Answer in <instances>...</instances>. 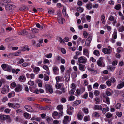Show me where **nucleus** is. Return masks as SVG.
<instances>
[{"label":"nucleus","instance_id":"f257e3e1","mask_svg":"<svg viewBox=\"0 0 124 124\" xmlns=\"http://www.w3.org/2000/svg\"><path fill=\"white\" fill-rule=\"evenodd\" d=\"M46 92L47 93L52 94L53 92V89L51 85L48 84H46L45 85Z\"/></svg>","mask_w":124,"mask_h":124},{"label":"nucleus","instance_id":"f03ea898","mask_svg":"<svg viewBox=\"0 0 124 124\" xmlns=\"http://www.w3.org/2000/svg\"><path fill=\"white\" fill-rule=\"evenodd\" d=\"M0 119L3 121L7 120L8 121V122H10L11 121L9 116L8 115H4L2 114H0Z\"/></svg>","mask_w":124,"mask_h":124},{"label":"nucleus","instance_id":"7ed1b4c3","mask_svg":"<svg viewBox=\"0 0 124 124\" xmlns=\"http://www.w3.org/2000/svg\"><path fill=\"white\" fill-rule=\"evenodd\" d=\"M1 66L4 70L9 72H10L12 69V68L10 66L5 64H2Z\"/></svg>","mask_w":124,"mask_h":124},{"label":"nucleus","instance_id":"20e7f679","mask_svg":"<svg viewBox=\"0 0 124 124\" xmlns=\"http://www.w3.org/2000/svg\"><path fill=\"white\" fill-rule=\"evenodd\" d=\"M9 86L7 85H5L2 88L1 93L3 94H4L6 93H8L9 91Z\"/></svg>","mask_w":124,"mask_h":124},{"label":"nucleus","instance_id":"39448f33","mask_svg":"<svg viewBox=\"0 0 124 124\" xmlns=\"http://www.w3.org/2000/svg\"><path fill=\"white\" fill-rule=\"evenodd\" d=\"M85 90V88L83 87H81L79 89H77L76 92V96H78L80 94H82Z\"/></svg>","mask_w":124,"mask_h":124},{"label":"nucleus","instance_id":"423d86ee","mask_svg":"<svg viewBox=\"0 0 124 124\" xmlns=\"http://www.w3.org/2000/svg\"><path fill=\"white\" fill-rule=\"evenodd\" d=\"M103 59V58L101 57L97 61V64L99 66L101 67H103L105 66L102 61Z\"/></svg>","mask_w":124,"mask_h":124},{"label":"nucleus","instance_id":"0eeeda50","mask_svg":"<svg viewBox=\"0 0 124 124\" xmlns=\"http://www.w3.org/2000/svg\"><path fill=\"white\" fill-rule=\"evenodd\" d=\"M60 112L58 113L56 111H54L53 112L52 114V117L54 119H58L60 117Z\"/></svg>","mask_w":124,"mask_h":124},{"label":"nucleus","instance_id":"6e6552de","mask_svg":"<svg viewBox=\"0 0 124 124\" xmlns=\"http://www.w3.org/2000/svg\"><path fill=\"white\" fill-rule=\"evenodd\" d=\"M57 109L59 111L60 114L61 116L63 115V107L62 105H58L56 107Z\"/></svg>","mask_w":124,"mask_h":124},{"label":"nucleus","instance_id":"1a4fd4ad","mask_svg":"<svg viewBox=\"0 0 124 124\" xmlns=\"http://www.w3.org/2000/svg\"><path fill=\"white\" fill-rule=\"evenodd\" d=\"M78 61L80 63L85 64L86 62L87 59L84 57L81 56L78 58Z\"/></svg>","mask_w":124,"mask_h":124},{"label":"nucleus","instance_id":"9d476101","mask_svg":"<svg viewBox=\"0 0 124 124\" xmlns=\"http://www.w3.org/2000/svg\"><path fill=\"white\" fill-rule=\"evenodd\" d=\"M102 51L103 52L106 54H109L111 53L112 51L111 48L109 46L108 48H103Z\"/></svg>","mask_w":124,"mask_h":124},{"label":"nucleus","instance_id":"9b49d317","mask_svg":"<svg viewBox=\"0 0 124 124\" xmlns=\"http://www.w3.org/2000/svg\"><path fill=\"white\" fill-rule=\"evenodd\" d=\"M108 20L112 22V24L115 26L116 23V18L112 16H110L108 18Z\"/></svg>","mask_w":124,"mask_h":124},{"label":"nucleus","instance_id":"f8f14e48","mask_svg":"<svg viewBox=\"0 0 124 124\" xmlns=\"http://www.w3.org/2000/svg\"><path fill=\"white\" fill-rule=\"evenodd\" d=\"M92 39V36H89L85 42V45L86 46H90V43L91 42Z\"/></svg>","mask_w":124,"mask_h":124},{"label":"nucleus","instance_id":"ddd939ff","mask_svg":"<svg viewBox=\"0 0 124 124\" xmlns=\"http://www.w3.org/2000/svg\"><path fill=\"white\" fill-rule=\"evenodd\" d=\"M71 117H69L68 116H64L63 120V123L64 124H68L71 120Z\"/></svg>","mask_w":124,"mask_h":124},{"label":"nucleus","instance_id":"4468645a","mask_svg":"<svg viewBox=\"0 0 124 124\" xmlns=\"http://www.w3.org/2000/svg\"><path fill=\"white\" fill-rule=\"evenodd\" d=\"M54 73L55 75L58 74L59 73V70L58 67L56 66H53L52 68Z\"/></svg>","mask_w":124,"mask_h":124},{"label":"nucleus","instance_id":"2eb2a0df","mask_svg":"<svg viewBox=\"0 0 124 124\" xmlns=\"http://www.w3.org/2000/svg\"><path fill=\"white\" fill-rule=\"evenodd\" d=\"M24 108L26 110L30 112H32L33 110L32 108L30 106L27 105L25 106Z\"/></svg>","mask_w":124,"mask_h":124},{"label":"nucleus","instance_id":"dca6fc26","mask_svg":"<svg viewBox=\"0 0 124 124\" xmlns=\"http://www.w3.org/2000/svg\"><path fill=\"white\" fill-rule=\"evenodd\" d=\"M15 6L14 5H12L11 4H8L5 7V8L6 10H11L13 8H14Z\"/></svg>","mask_w":124,"mask_h":124},{"label":"nucleus","instance_id":"f3484780","mask_svg":"<svg viewBox=\"0 0 124 124\" xmlns=\"http://www.w3.org/2000/svg\"><path fill=\"white\" fill-rule=\"evenodd\" d=\"M55 79L57 82L61 81H64V78L63 77L60 76H58L55 77Z\"/></svg>","mask_w":124,"mask_h":124},{"label":"nucleus","instance_id":"a211bd4d","mask_svg":"<svg viewBox=\"0 0 124 124\" xmlns=\"http://www.w3.org/2000/svg\"><path fill=\"white\" fill-rule=\"evenodd\" d=\"M78 68L79 70L81 71H84L86 69L85 65L81 64H79Z\"/></svg>","mask_w":124,"mask_h":124},{"label":"nucleus","instance_id":"6ab92c4d","mask_svg":"<svg viewBox=\"0 0 124 124\" xmlns=\"http://www.w3.org/2000/svg\"><path fill=\"white\" fill-rule=\"evenodd\" d=\"M83 54L85 55L87 57H89V51L88 50L86 49H83Z\"/></svg>","mask_w":124,"mask_h":124},{"label":"nucleus","instance_id":"aec40b11","mask_svg":"<svg viewBox=\"0 0 124 124\" xmlns=\"http://www.w3.org/2000/svg\"><path fill=\"white\" fill-rule=\"evenodd\" d=\"M18 33L19 35H25L27 34L28 32L26 30H23L21 31L18 32Z\"/></svg>","mask_w":124,"mask_h":124},{"label":"nucleus","instance_id":"412c9836","mask_svg":"<svg viewBox=\"0 0 124 124\" xmlns=\"http://www.w3.org/2000/svg\"><path fill=\"white\" fill-rule=\"evenodd\" d=\"M112 90L109 88H108L106 91V94L107 96H109L111 95Z\"/></svg>","mask_w":124,"mask_h":124},{"label":"nucleus","instance_id":"4be33fe9","mask_svg":"<svg viewBox=\"0 0 124 124\" xmlns=\"http://www.w3.org/2000/svg\"><path fill=\"white\" fill-rule=\"evenodd\" d=\"M102 109V107L101 105H95L93 107V109L95 110H101Z\"/></svg>","mask_w":124,"mask_h":124},{"label":"nucleus","instance_id":"5701e85b","mask_svg":"<svg viewBox=\"0 0 124 124\" xmlns=\"http://www.w3.org/2000/svg\"><path fill=\"white\" fill-rule=\"evenodd\" d=\"M70 75L68 73H65L64 78L65 81L68 82L69 81Z\"/></svg>","mask_w":124,"mask_h":124},{"label":"nucleus","instance_id":"b1692460","mask_svg":"<svg viewBox=\"0 0 124 124\" xmlns=\"http://www.w3.org/2000/svg\"><path fill=\"white\" fill-rule=\"evenodd\" d=\"M26 75L27 78H31V79H33L35 77V74L32 73L31 74L27 73Z\"/></svg>","mask_w":124,"mask_h":124},{"label":"nucleus","instance_id":"393cba45","mask_svg":"<svg viewBox=\"0 0 124 124\" xmlns=\"http://www.w3.org/2000/svg\"><path fill=\"white\" fill-rule=\"evenodd\" d=\"M22 87L21 86L18 85L17 86L15 89V90L16 92H19L22 90Z\"/></svg>","mask_w":124,"mask_h":124},{"label":"nucleus","instance_id":"a878e982","mask_svg":"<svg viewBox=\"0 0 124 124\" xmlns=\"http://www.w3.org/2000/svg\"><path fill=\"white\" fill-rule=\"evenodd\" d=\"M112 37L114 39H116L117 37V30L115 29L114 30V32L112 36Z\"/></svg>","mask_w":124,"mask_h":124},{"label":"nucleus","instance_id":"bb28decb","mask_svg":"<svg viewBox=\"0 0 124 124\" xmlns=\"http://www.w3.org/2000/svg\"><path fill=\"white\" fill-rule=\"evenodd\" d=\"M124 86V81L123 82H120L117 86L118 89H120L122 88Z\"/></svg>","mask_w":124,"mask_h":124},{"label":"nucleus","instance_id":"cd10ccee","mask_svg":"<svg viewBox=\"0 0 124 124\" xmlns=\"http://www.w3.org/2000/svg\"><path fill=\"white\" fill-rule=\"evenodd\" d=\"M99 114L97 112H93L92 114V117H93L98 118L99 117Z\"/></svg>","mask_w":124,"mask_h":124},{"label":"nucleus","instance_id":"c85d7f7f","mask_svg":"<svg viewBox=\"0 0 124 124\" xmlns=\"http://www.w3.org/2000/svg\"><path fill=\"white\" fill-rule=\"evenodd\" d=\"M45 118L49 124H51V122H52L53 121V119L51 117L47 116Z\"/></svg>","mask_w":124,"mask_h":124},{"label":"nucleus","instance_id":"c756f323","mask_svg":"<svg viewBox=\"0 0 124 124\" xmlns=\"http://www.w3.org/2000/svg\"><path fill=\"white\" fill-rule=\"evenodd\" d=\"M105 116L106 118H109L113 117V115L110 112H108L105 114Z\"/></svg>","mask_w":124,"mask_h":124},{"label":"nucleus","instance_id":"7c9ffc66","mask_svg":"<svg viewBox=\"0 0 124 124\" xmlns=\"http://www.w3.org/2000/svg\"><path fill=\"white\" fill-rule=\"evenodd\" d=\"M15 92L14 91H12L8 94V98H10L14 97L15 95Z\"/></svg>","mask_w":124,"mask_h":124},{"label":"nucleus","instance_id":"2f4dec72","mask_svg":"<svg viewBox=\"0 0 124 124\" xmlns=\"http://www.w3.org/2000/svg\"><path fill=\"white\" fill-rule=\"evenodd\" d=\"M83 120L85 122L90 121V116L87 115L84 116V118Z\"/></svg>","mask_w":124,"mask_h":124},{"label":"nucleus","instance_id":"473e14b6","mask_svg":"<svg viewBox=\"0 0 124 124\" xmlns=\"http://www.w3.org/2000/svg\"><path fill=\"white\" fill-rule=\"evenodd\" d=\"M103 99L104 101H106L108 104H109V99L108 97L104 96L103 97Z\"/></svg>","mask_w":124,"mask_h":124},{"label":"nucleus","instance_id":"72a5a7b5","mask_svg":"<svg viewBox=\"0 0 124 124\" xmlns=\"http://www.w3.org/2000/svg\"><path fill=\"white\" fill-rule=\"evenodd\" d=\"M81 101L80 100H77L73 102L72 105L73 106H76L77 105L80 104L81 103Z\"/></svg>","mask_w":124,"mask_h":124},{"label":"nucleus","instance_id":"f704fd0d","mask_svg":"<svg viewBox=\"0 0 124 124\" xmlns=\"http://www.w3.org/2000/svg\"><path fill=\"white\" fill-rule=\"evenodd\" d=\"M101 18L102 23L103 24H105L106 22V20L104 15H102L101 16Z\"/></svg>","mask_w":124,"mask_h":124},{"label":"nucleus","instance_id":"c9c22d12","mask_svg":"<svg viewBox=\"0 0 124 124\" xmlns=\"http://www.w3.org/2000/svg\"><path fill=\"white\" fill-rule=\"evenodd\" d=\"M40 109L43 110H48L50 109V108L48 106L41 107L39 108Z\"/></svg>","mask_w":124,"mask_h":124},{"label":"nucleus","instance_id":"e433bc0d","mask_svg":"<svg viewBox=\"0 0 124 124\" xmlns=\"http://www.w3.org/2000/svg\"><path fill=\"white\" fill-rule=\"evenodd\" d=\"M82 110L86 114H88L89 113L88 109L86 107L83 108L82 109Z\"/></svg>","mask_w":124,"mask_h":124},{"label":"nucleus","instance_id":"4c0bfd02","mask_svg":"<svg viewBox=\"0 0 124 124\" xmlns=\"http://www.w3.org/2000/svg\"><path fill=\"white\" fill-rule=\"evenodd\" d=\"M31 30L33 33H39V29L36 28H32L31 29Z\"/></svg>","mask_w":124,"mask_h":124},{"label":"nucleus","instance_id":"58836bf2","mask_svg":"<svg viewBox=\"0 0 124 124\" xmlns=\"http://www.w3.org/2000/svg\"><path fill=\"white\" fill-rule=\"evenodd\" d=\"M102 109V112L104 114L106 113L107 111H108L109 110V108L108 107H107L106 108H104Z\"/></svg>","mask_w":124,"mask_h":124},{"label":"nucleus","instance_id":"ea45409f","mask_svg":"<svg viewBox=\"0 0 124 124\" xmlns=\"http://www.w3.org/2000/svg\"><path fill=\"white\" fill-rule=\"evenodd\" d=\"M77 117L78 119L80 120H81L83 118V116L79 112H78L77 114Z\"/></svg>","mask_w":124,"mask_h":124},{"label":"nucleus","instance_id":"a19ab883","mask_svg":"<svg viewBox=\"0 0 124 124\" xmlns=\"http://www.w3.org/2000/svg\"><path fill=\"white\" fill-rule=\"evenodd\" d=\"M77 10L78 12L81 13L83 12L84 9L83 8L79 6L77 7Z\"/></svg>","mask_w":124,"mask_h":124},{"label":"nucleus","instance_id":"79ce46f5","mask_svg":"<svg viewBox=\"0 0 124 124\" xmlns=\"http://www.w3.org/2000/svg\"><path fill=\"white\" fill-rule=\"evenodd\" d=\"M86 8L87 9L90 10L91 9L92 7V4L91 3H90L87 4L86 6Z\"/></svg>","mask_w":124,"mask_h":124},{"label":"nucleus","instance_id":"37998d69","mask_svg":"<svg viewBox=\"0 0 124 124\" xmlns=\"http://www.w3.org/2000/svg\"><path fill=\"white\" fill-rule=\"evenodd\" d=\"M26 80L25 77L23 76H21L20 77V81L24 82Z\"/></svg>","mask_w":124,"mask_h":124},{"label":"nucleus","instance_id":"c03bdc74","mask_svg":"<svg viewBox=\"0 0 124 124\" xmlns=\"http://www.w3.org/2000/svg\"><path fill=\"white\" fill-rule=\"evenodd\" d=\"M61 86H64V85L63 83L58 84L57 83L55 85L56 88L58 89H59L61 88Z\"/></svg>","mask_w":124,"mask_h":124},{"label":"nucleus","instance_id":"a18cd8bd","mask_svg":"<svg viewBox=\"0 0 124 124\" xmlns=\"http://www.w3.org/2000/svg\"><path fill=\"white\" fill-rule=\"evenodd\" d=\"M62 12L64 16L66 17H68V15L66 13V8L65 7H64L62 11Z\"/></svg>","mask_w":124,"mask_h":124},{"label":"nucleus","instance_id":"49530a36","mask_svg":"<svg viewBox=\"0 0 124 124\" xmlns=\"http://www.w3.org/2000/svg\"><path fill=\"white\" fill-rule=\"evenodd\" d=\"M24 115L25 117L27 119H30L31 117V115L27 112L24 113Z\"/></svg>","mask_w":124,"mask_h":124},{"label":"nucleus","instance_id":"de8ad7c7","mask_svg":"<svg viewBox=\"0 0 124 124\" xmlns=\"http://www.w3.org/2000/svg\"><path fill=\"white\" fill-rule=\"evenodd\" d=\"M121 8V5L119 4L116 5L114 7L115 9L117 10H120Z\"/></svg>","mask_w":124,"mask_h":124},{"label":"nucleus","instance_id":"09e8293b","mask_svg":"<svg viewBox=\"0 0 124 124\" xmlns=\"http://www.w3.org/2000/svg\"><path fill=\"white\" fill-rule=\"evenodd\" d=\"M110 80L111 82L114 84H116V81L115 78L113 77H112L110 79Z\"/></svg>","mask_w":124,"mask_h":124},{"label":"nucleus","instance_id":"8fccbe9b","mask_svg":"<svg viewBox=\"0 0 124 124\" xmlns=\"http://www.w3.org/2000/svg\"><path fill=\"white\" fill-rule=\"evenodd\" d=\"M40 70V69L38 67H35L33 68V71L35 72H38Z\"/></svg>","mask_w":124,"mask_h":124},{"label":"nucleus","instance_id":"3c124183","mask_svg":"<svg viewBox=\"0 0 124 124\" xmlns=\"http://www.w3.org/2000/svg\"><path fill=\"white\" fill-rule=\"evenodd\" d=\"M43 63L44 64H47L49 65L50 64V62L49 60L45 59H44Z\"/></svg>","mask_w":124,"mask_h":124},{"label":"nucleus","instance_id":"603ef678","mask_svg":"<svg viewBox=\"0 0 124 124\" xmlns=\"http://www.w3.org/2000/svg\"><path fill=\"white\" fill-rule=\"evenodd\" d=\"M65 21V19L62 18L58 19V21L59 23L61 24H62L63 23V21Z\"/></svg>","mask_w":124,"mask_h":124},{"label":"nucleus","instance_id":"864d4df0","mask_svg":"<svg viewBox=\"0 0 124 124\" xmlns=\"http://www.w3.org/2000/svg\"><path fill=\"white\" fill-rule=\"evenodd\" d=\"M124 29V26H122L119 28L118 29V31L119 32H122L123 31Z\"/></svg>","mask_w":124,"mask_h":124},{"label":"nucleus","instance_id":"5fc2aeb1","mask_svg":"<svg viewBox=\"0 0 124 124\" xmlns=\"http://www.w3.org/2000/svg\"><path fill=\"white\" fill-rule=\"evenodd\" d=\"M60 68L61 72V73H62L65 70L64 66L63 65H62L60 66Z\"/></svg>","mask_w":124,"mask_h":124},{"label":"nucleus","instance_id":"6e6d98bb","mask_svg":"<svg viewBox=\"0 0 124 124\" xmlns=\"http://www.w3.org/2000/svg\"><path fill=\"white\" fill-rule=\"evenodd\" d=\"M14 56V53H11L8 54L7 55V57L8 58H12Z\"/></svg>","mask_w":124,"mask_h":124},{"label":"nucleus","instance_id":"4d7b16f0","mask_svg":"<svg viewBox=\"0 0 124 124\" xmlns=\"http://www.w3.org/2000/svg\"><path fill=\"white\" fill-rule=\"evenodd\" d=\"M20 106L19 104L17 103H14L13 108H19Z\"/></svg>","mask_w":124,"mask_h":124},{"label":"nucleus","instance_id":"13d9d810","mask_svg":"<svg viewBox=\"0 0 124 124\" xmlns=\"http://www.w3.org/2000/svg\"><path fill=\"white\" fill-rule=\"evenodd\" d=\"M99 51L98 50H95L94 51L93 54L94 55L98 56L99 55Z\"/></svg>","mask_w":124,"mask_h":124},{"label":"nucleus","instance_id":"bf43d9fd","mask_svg":"<svg viewBox=\"0 0 124 124\" xmlns=\"http://www.w3.org/2000/svg\"><path fill=\"white\" fill-rule=\"evenodd\" d=\"M106 83L108 86H110L111 85V82L110 80H107L106 82Z\"/></svg>","mask_w":124,"mask_h":124},{"label":"nucleus","instance_id":"052dcab7","mask_svg":"<svg viewBox=\"0 0 124 124\" xmlns=\"http://www.w3.org/2000/svg\"><path fill=\"white\" fill-rule=\"evenodd\" d=\"M52 54L51 53H49L45 56L48 58H50L52 57Z\"/></svg>","mask_w":124,"mask_h":124},{"label":"nucleus","instance_id":"680f3d73","mask_svg":"<svg viewBox=\"0 0 124 124\" xmlns=\"http://www.w3.org/2000/svg\"><path fill=\"white\" fill-rule=\"evenodd\" d=\"M115 67L114 66H109V69L110 70L113 72L114 71Z\"/></svg>","mask_w":124,"mask_h":124},{"label":"nucleus","instance_id":"e2e57ef3","mask_svg":"<svg viewBox=\"0 0 124 124\" xmlns=\"http://www.w3.org/2000/svg\"><path fill=\"white\" fill-rule=\"evenodd\" d=\"M42 82L40 80H38V82H37V83L38 84V86L40 87H42Z\"/></svg>","mask_w":124,"mask_h":124},{"label":"nucleus","instance_id":"0e129e2a","mask_svg":"<svg viewBox=\"0 0 124 124\" xmlns=\"http://www.w3.org/2000/svg\"><path fill=\"white\" fill-rule=\"evenodd\" d=\"M118 14L119 16L121 17V19L122 20L124 19V16H123L121 12H119Z\"/></svg>","mask_w":124,"mask_h":124},{"label":"nucleus","instance_id":"69168bd1","mask_svg":"<svg viewBox=\"0 0 124 124\" xmlns=\"http://www.w3.org/2000/svg\"><path fill=\"white\" fill-rule=\"evenodd\" d=\"M116 115L119 117H121L122 115V113L121 112H116Z\"/></svg>","mask_w":124,"mask_h":124},{"label":"nucleus","instance_id":"338daca9","mask_svg":"<svg viewBox=\"0 0 124 124\" xmlns=\"http://www.w3.org/2000/svg\"><path fill=\"white\" fill-rule=\"evenodd\" d=\"M14 53V56H19L21 54V52H16L13 53Z\"/></svg>","mask_w":124,"mask_h":124},{"label":"nucleus","instance_id":"774afa93","mask_svg":"<svg viewBox=\"0 0 124 124\" xmlns=\"http://www.w3.org/2000/svg\"><path fill=\"white\" fill-rule=\"evenodd\" d=\"M77 76L76 73L75 72H73L71 75V77L73 78H75Z\"/></svg>","mask_w":124,"mask_h":124}]
</instances>
